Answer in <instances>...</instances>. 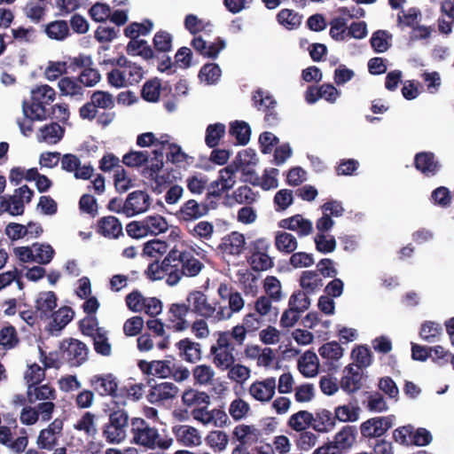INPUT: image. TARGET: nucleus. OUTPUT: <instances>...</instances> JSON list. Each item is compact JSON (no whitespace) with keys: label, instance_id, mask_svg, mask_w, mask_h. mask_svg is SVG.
Listing matches in <instances>:
<instances>
[{"label":"nucleus","instance_id":"obj_1","mask_svg":"<svg viewBox=\"0 0 454 454\" xmlns=\"http://www.w3.org/2000/svg\"><path fill=\"white\" fill-rule=\"evenodd\" d=\"M204 264L194 255L192 251L171 249L161 263L155 261L150 263L145 270L146 277L151 280L166 278L168 286H176L183 277L193 278L200 274Z\"/></svg>","mask_w":454,"mask_h":454},{"label":"nucleus","instance_id":"obj_2","mask_svg":"<svg viewBox=\"0 0 454 454\" xmlns=\"http://www.w3.org/2000/svg\"><path fill=\"white\" fill-rule=\"evenodd\" d=\"M133 442L148 449L168 450L173 443L168 435L159 434L158 430L150 427L147 421L141 418H133L130 420Z\"/></svg>","mask_w":454,"mask_h":454},{"label":"nucleus","instance_id":"obj_3","mask_svg":"<svg viewBox=\"0 0 454 454\" xmlns=\"http://www.w3.org/2000/svg\"><path fill=\"white\" fill-rule=\"evenodd\" d=\"M55 96L56 92L51 86L47 84L37 86L31 90V102L23 101V114L30 111V114L38 121L45 120L49 115L46 106L53 102Z\"/></svg>","mask_w":454,"mask_h":454},{"label":"nucleus","instance_id":"obj_4","mask_svg":"<svg viewBox=\"0 0 454 454\" xmlns=\"http://www.w3.org/2000/svg\"><path fill=\"white\" fill-rule=\"evenodd\" d=\"M108 422L102 429L103 437L108 443L118 444L123 442L127 435L129 417L124 409L117 407L110 410Z\"/></svg>","mask_w":454,"mask_h":454},{"label":"nucleus","instance_id":"obj_5","mask_svg":"<svg viewBox=\"0 0 454 454\" xmlns=\"http://www.w3.org/2000/svg\"><path fill=\"white\" fill-rule=\"evenodd\" d=\"M187 302L191 306V311L213 322L219 321L218 304L209 301L207 296L201 291L194 290L189 293Z\"/></svg>","mask_w":454,"mask_h":454},{"label":"nucleus","instance_id":"obj_6","mask_svg":"<svg viewBox=\"0 0 454 454\" xmlns=\"http://www.w3.org/2000/svg\"><path fill=\"white\" fill-rule=\"evenodd\" d=\"M137 27V22H132L124 29L125 36L130 38L126 47L127 53L130 56H139L145 60L156 58L157 56L151 45L144 39H137L139 35Z\"/></svg>","mask_w":454,"mask_h":454},{"label":"nucleus","instance_id":"obj_7","mask_svg":"<svg viewBox=\"0 0 454 454\" xmlns=\"http://www.w3.org/2000/svg\"><path fill=\"white\" fill-rule=\"evenodd\" d=\"M233 351L234 348L230 342V335L226 333H220L216 344L213 345L210 349L215 366L221 370H226L233 365L235 362Z\"/></svg>","mask_w":454,"mask_h":454},{"label":"nucleus","instance_id":"obj_8","mask_svg":"<svg viewBox=\"0 0 454 454\" xmlns=\"http://www.w3.org/2000/svg\"><path fill=\"white\" fill-rule=\"evenodd\" d=\"M60 349L63 352V358L72 367H78L88 359L89 348L86 344L76 339L64 340L61 342Z\"/></svg>","mask_w":454,"mask_h":454},{"label":"nucleus","instance_id":"obj_9","mask_svg":"<svg viewBox=\"0 0 454 454\" xmlns=\"http://www.w3.org/2000/svg\"><path fill=\"white\" fill-rule=\"evenodd\" d=\"M64 420L57 418L46 428L39 432L36 444L39 449L52 450L63 435Z\"/></svg>","mask_w":454,"mask_h":454},{"label":"nucleus","instance_id":"obj_10","mask_svg":"<svg viewBox=\"0 0 454 454\" xmlns=\"http://www.w3.org/2000/svg\"><path fill=\"white\" fill-rule=\"evenodd\" d=\"M89 385L100 396H116L117 378L113 373L95 374L89 380Z\"/></svg>","mask_w":454,"mask_h":454},{"label":"nucleus","instance_id":"obj_11","mask_svg":"<svg viewBox=\"0 0 454 454\" xmlns=\"http://www.w3.org/2000/svg\"><path fill=\"white\" fill-rule=\"evenodd\" d=\"M235 184V169L228 166L219 171L218 178L208 187L207 199L219 198L224 192L229 191Z\"/></svg>","mask_w":454,"mask_h":454},{"label":"nucleus","instance_id":"obj_12","mask_svg":"<svg viewBox=\"0 0 454 454\" xmlns=\"http://www.w3.org/2000/svg\"><path fill=\"white\" fill-rule=\"evenodd\" d=\"M209 207L207 202L200 203L192 199L185 201L176 215L180 221L193 222L207 215Z\"/></svg>","mask_w":454,"mask_h":454},{"label":"nucleus","instance_id":"obj_13","mask_svg":"<svg viewBox=\"0 0 454 454\" xmlns=\"http://www.w3.org/2000/svg\"><path fill=\"white\" fill-rule=\"evenodd\" d=\"M392 419L389 417H376L367 419L360 426L361 434L364 438H377L382 436L392 427Z\"/></svg>","mask_w":454,"mask_h":454},{"label":"nucleus","instance_id":"obj_14","mask_svg":"<svg viewBox=\"0 0 454 454\" xmlns=\"http://www.w3.org/2000/svg\"><path fill=\"white\" fill-rule=\"evenodd\" d=\"M150 207V196L145 191H134L130 192L124 202V214L133 216L145 212Z\"/></svg>","mask_w":454,"mask_h":454},{"label":"nucleus","instance_id":"obj_15","mask_svg":"<svg viewBox=\"0 0 454 454\" xmlns=\"http://www.w3.org/2000/svg\"><path fill=\"white\" fill-rule=\"evenodd\" d=\"M61 168L67 172H74L76 179L89 180L94 172L90 165L81 167L80 159L73 153H66L62 156Z\"/></svg>","mask_w":454,"mask_h":454},{"label":"nucleus","instance_id":"obj_16","mask_svg":"<svg viewBox=\"0 0 454 454\" xmlns=\"http://www.w3.org/2000/svg\"><path fill=\"white\" fill-rule=\"evenodd\" d=\"M192 416L194 419L204 425H213L220 427L225 426L229 420L224 411L220 409L207 411L206 407L193 409L192 411Z\"/></svg>","mask_w":454,"mask_h":454},{"label":"nucleus","instance_id":"obj_17","mask_svg":"<svg viewBox=\"0 0 454 454\" xmlns=\"http://www.w3.org/2000/svg\"><path fill=\"white\" fill-rule=\"evenodd\" d=\"M413 164L415 168L426 176H435L442 168L441 163L432 152L416 153Z\"/></svg>","mask_w":454,"mask_h":454},{"label":"nucleus","instance_id":"obj_18","mask_svg":"<svg viewBox=\"0 0 454 454\" xmlns=\"http://www.w3.org/2000/svg\"><path fill=\"white\" fill-rule=\"evenodd\" d=\"M246 240L243 234L231 231L222 238L217 249L223 254L239 255L245 249Z\"/></svg>","mask_w":454,"mask_h":454},{"label":"nucleus","instance_id":"obj_19","mask_svg":"<svg viewBox=\"0 0 454 454\" xmlns=\"http://www.w3.org/2000/svg\"><path fill=\"white\" fill-rule=\"evenodd\" d=\"M178 393V387L172 382H161L153 386L147 395L151 403H160L174 399Z\"/></svg>","mask_w":454,"mask_h":454},{"label":"nucleus","instance_id":"obj_20","mask_svg":"<svg viewBox=\"0 0 454 454\" xmlns=\"http://www.w3.org/2000/svg\"><path fill=\"white\" fill-rule=\"evenodd\" d=\"M362 370L355 367L354 364H348L344 369V375L340 380V387L348 394H353L362 387Z\"/></svg>","mask_w":454,"mask_h":454},{"label":"nucleus","instance_id":"obj_21","mask_svg":"<svg viewBox=\"0 0 454 454\" xmlns=\"http://www.w3.org/2000/svg\"><path fill=\"white\" fill-rule=\"evenodd\" d=\"M172 432L179 444L186 447H193L200 444L201 437L199 431L188 425H177L172 428Z\"/></svg>","mask_w":454,"mask_h":454},{"label":"nucleus","instance_id":"obj_22","mask_svg":"<svg viewBox=\"0 0 454 454\" xmlns=\"http://www.w3.org/2000/svg\"><path fill=\"white\" fill-rule=\"evenodd\" d=\"M57 307V296L52 291L39 293L35 306L40 319H48Z\"/></svg>","mask_w":454,"mask_h":454},{"label":"nucleus","instance_id":"obj_23","mask_svg":"<svg viewBox=\"0 0 454 454\" xmlns=\"http://www.w3.org/2000/svg\"><path fill=\"white\" fill-rule=\"evenodd\" d=\"M312 428L318 433H328L336 425L334 413L326 409H318L313 413Z\"/></svg>","mask_w":454,"mask_h":454},{"label":"nucleus","instance_id":"obj_24","mask_svg":"<svg viewBox=\"0 0 454 454\" xmlns=\"http://www.w3.org/2000/svg\"><path fill=\"white\" fill-rule=\"evenodd\" d=\"M27 403H35L37 401H53L57 397L56 390L49 384L27 386Z\"/></svg>","mask_w":454,"mask_h":454},{"label":"nucleus","instance_id":"obj_25","mask_svg":"<svg viewBox=\"0 0 454 454\" xmlns=\"http://www.w3.org/2000/svg\"><path fill=\"white\" fill-rule=\"evenodd\" d=\"M279 226L290 231H297L300 236H308L312 232V223L304 219L301 215L283 219L279 222Z\"/></svg>","mask_w":454,"mask_h":454},{"label":"nucleus","instance_id":"obj_26","mask_svg":"<svg viewBox=\"0 0 454 454\" xmlns=\"http://www.w3.org/2000/svg\"><path fill=\"white\" fill-rule=\"evenodd\" d=\"M239 164L237 170L241 173V180L255 185V161L254 156H250L247 152L239 153Z\"/></svg>","mask_w":454,"mask_h":454},{"label":"nucleus","instance_id":"obj_27","mask_svg":"<svg viewBox=\"0 0 454 454\" xmlns=\"http://www.w3.org/2000/svg\"><path fill=\"white\" fill-rule=\"evenodd\" d=\"M98 232L104 237L114 239L123 234L121 222L113 215L104 216L98 221Z\"/></svg>","mask_w":454,"mask_h":454},{"label":"nucleus","instance_id":"obj_28","mask_svg":"<svg viewBox=\"0 0 454 454\" xmlns=\"http://www.w3.org/2000/svg\"><path fill=\"white\" fill-rule=\"evenodd\" d=\"M356 427L355 426L348 425L343 427L341 430L335 434L333 441L331 442L342 452L343 450L352 447L356 442Z\"/></svg>","mask_w":454,"mask_h":454},{"label":"nucleus","instance_id":"obj_29","mask_svg":"<svg viewBox=\"0 0 454 454\" xmlns=\"http://www.w3.org/2000/svg\"><path fill=\"white\" fill-rule=\"evenodd\" d=\"M179 349L180 356L189 363H195L201 357L200 345L198 342H193L188 338H184L176 343Z\"/></svg>","mask_w":454,"mask_h":454},{"label":"nucleus","instance_id":"obj_30","mask_svg":"<svg viewBox=\"0 0 454 454\" xmlns=\"http://www.w3.org/2000/svg\"><path fill=\"white\" fill-rule=\"evenodd\" d=\"M228 304H218V320L230 318L234 312L239 311L244 307V301L239 293L235 292L227 301Z\"/></svg>","mask_w":454,"mask_h":454},{"label":"nucleus","instance_id":"obj_31","mask_svg":"<svg viewBox=\"0 0 454 454\" xmlns=\"http://www.w3.org/2000/svg\"><path fill=\"white\" fill-rule=\"evenodd\" d=\"M58 87L63 96L82 97L84 93V89L78 77H62L58 82Z\"/></svg>","mask_w":454,"mask_h":454},{"label":"nucleus","instance_id":"obj_32","mask_svg":"<svg viewBox=\"0 0 454 454\" xmlns=\"http://www.w3.org/2000/svg\"><path fill=\"white\" fill-rule=\"evenodd\" d=\"M182 401L188 407H194V409L207 408V405L210 403V397L206 392L190 388L183 393Z\"/></svg>","mask_w":454,"mask_h":454},{"label":"nucleus","instance_id":"obj_33","mask_svg":"<svg viewBox=\"0 0 454 454\" xmlns=\"http://www.w3.org/2000/svg\"><path fill=\"white\" fill-rule=\"evenodd\" d=\"M44 32L49 38L56 41H63L71 35L67 22L61 20L45 25Z\"/></svg>","mask_w":454,"mask_h":454},{"label":"nucleus","instance_id":"obj_34","mask_svg":"<svg viewBox=\"0 0 454 454\" xmlns=\"http://www.w3.org/2000/svg\"><path fill=\"white\" fill-rule=\"evenodd\" d=\"M20 336L12 325H6L0 329V346L4 350H11L19 346Z\"/></svg>","mask_w":454,"mask_h":454},{"label":"nucleus","instance_id":"obj_35","mask_svg":"<svg viewBox=\"0 0 454 454\" xmlns=\"http://www.w3.org/2000/svg\"><path fill=\"white\" fill-rule=\"evenodd\" d=\"M77 431L83 432L88 437L94 438L98 434L96 426V415L90 411L84 412L74 425Z\"/></svg>","mask_w":454,"mask_h":454},{"label":"nucleus","instance_id":"obj_36","mask_svg":"<svg viewBox=\"0 0 454 454\" xmlns=\"http://www.w3.org/2000/svg\"><path fill=\"white\" fill-rule=\"evenodd\" d=\"M93 348L97 354L103 356H110L112 354V345L109 342L107 333L104 328H98L91 337Z\"/></svg>","mask_w":454,"mask_h":454},{"label":"nucleus","instance_id":"obj_37","mask_svg":"<svg viewBox=\"0 0 454 454\" xmlns=\"http://www.w3.org/2000/svg\"><path fill=\"white\" fill-rule=\"evenodd\" d=\"M300 286L309 294H314L323 286V280L315 270H305L300 278Z\"/></svg>","mask_w":454,"mask_h":454},{"label":"nucleus","instance_id":"obj_38","mask_svg":"<svg viewBox=\"0 0 454 454\" xmlns=\"http://www.w3.org/2000/svg\"><path fill=\"white\" fill-rule=\"evenodd\" d=\"M46 3L39 0H29L24 7V13L32 22H41L46 15Z\"/></svg>","mask_w":454,"mask_h":454},{"label":"nucleus","instance_id":"obj_39","mask_svg":"<svg viewBox=\"0 0 454 454\" xmlns=\"http://www.w3.org/2000/svg\"><path fill=\"white\" fill-rule=\"evenodd\" d=\"M317 356L311 351H307L298 361V369L306 378H311L317 373Z\"/></svg>","mask_w":454,"mask_h":454},{"label":"nucleus","instance_id":"obj_40","mask_svg":"<svg viewBox=\"0 0 454 454\" xmlns=\"http://www.w3.org/2000/svg\"><path fill=\"white\" fill-rule=\"evenodd\" d=\"M276 248L285 254H292L298 247L296 238L286 231H278L275 237Z\"/></svg>","mask_w":454,"mask_h":454},{"label":"nucleus","instance_id":"obj_41","mask_svg":"<svg viewBox=\"0 0 454 454\" xmlns=\"http://www.w3.org/2000/svg\"><path fill=\"white\" fill-rule=\"evenodd\" d=\"M313 413L308 411H299L288 419V426L296 432H301L309 427H312Z\"/></svg>","mask_w":454,"mask_h":454},{"label":"nucleus","instance_id":"obj_42","mask_svg":"<svg viewBox=\"0 0 454 454\" xmlns=\"http://www.w3.org/2000/svg\"><path fill=\"white\" fill-rule=\"evenodd\" d=\"M24 201L18 198L17 194L8 198H0V211L8 212L11 215H21L24 213Z\"/></svg>","mask_w":454,"mask_h":454},{"label":"nucleus","instance_id":"obj_43","mask_svg":"<svg viewBox=\"0 0 454 454\" xmlns=\"http://www.w3.org/2000/svg\"><path fill=\"white\" fill-rule=\"evenodd\" d=\"M226 127L223 123L209 124L206 129L205 143L209 148H215L225 135Z\"/></svg>","mask_w":454,"mask_h":454},{"label":"nucleus","instance_id":"obj_44","mask_svg":"<svg viewBox=\"0 0 454 454\" xmlns=\"http://www.w3.org/2000/svg\"><path fill=\"white\" fill-rule=\"evenodd\" d=\"M229 134L235 137L237 144L245 145L248 143L251 129L248 124L242 121H236L231 123Z\"/></svg>","mask_w":454,"mask_h":454},{"label":"nucleus","instance_id":"obj_45","mask_svg":"<svg viewBox=\"0 0 454 454\" xmlns=\"http://www.w3.org/2000/svg\"><path fill=\"white\" fill-rule=\"evenodd\" d=\"M359 413L357 404L339 405L334 409V418L340 422H355L359 419Z\"/></svg>","mask_w":454,"mask_h":454},{"label":"nucleus","instance_id":"obj_46","mask_svg":"<svg viewBox=\"0 0 454 454\" xmlns=\"http://www.w3.org/2000/svg\"><path fill=\"white\" fill-rule=\"evenodd\" d=\"M74 310L67 306L59 308L57 311H53L51 317L52 322L51 323V328L56 331L62 330L74 317Z\"/></svg>","mask_w":454,"mask_h":454},{"label":"nucleus","instance_id":"obj_47","mask_svg":"<svg viewBox=\"0 0 454 454\" xmlns=\"http://www.w3.org/2000/svg\"><path fill=\"white\" fill-rule=\"evenodd\" d=\"M148 235H158L168 231V223L165 217L160 215H148L144 218Z\"/></svg>","mask_w":454,"mask_h":454},{"label":"nucleus","instance_id":"obj_48","mask_svg":"<svg viewBox=\"0 0 454 454\" xmlns=\"http://www.w3.org/2000/svg\"><path fill=\"white\" fill-rule=\"evenodd\" d=\"M172 40L173 37L171 34L167 31L160 30L158 31L153 39L154 53L157 56L155 59H159L158 53H166L171 51L172 49Z\"/></svg>","mask_w":454,"mask_h":454},{"label":"nucleus","instance_id":"obj_49","mask_svg":"<svg viewBox=\"0 0 454 454\" xmlns=\"http://www.w3.org/2000/svg\"><path fill=\"white\" fill-rule=\"evenodd\" d=\"M65 129L57 122L44 125L40 129L42 140L49 144H57L64 136Z\"/></svg>","mask_w":454,"mask_h":454},{"label":"nucleus","instance_id":"obj_50","mask_svg":"<svg viewBox=\"0 0 454 454\" xmlns=\"http://www.w3.org/2000/svg\"><path fill=\"white\" fill-rule=\"evenodd\" d=\"M442 333V327L440 324L434 321H426L421 325L419 336L425 341L435 342Z\"/></svg>","mask_w":454,"mask_h":454},{"label":"nucleus","instance_id":"obj_51","mask_svg":"<svg viewBox=\"0 0 454 454\" xmlns=\"http://www.w3.org/2000/svg\"><path fill=\"white\" fill-rule=\"evenodd\" d=\"M318 353L326 361H338L343 356V348L337 341H330L322 345Z\"/></svg>","mask_w":454,"mask_h":454},{"label":"nucleus","instance_id":"obj_52","mask_svg":"<svg viewBox=\"0 0 454 454\" xmlns=\"http://www.w3.org/2000/svg\"><path fill=\"white\" fill-rule=\"evenodd\" d=\"M309 306L310 299L309 298V294L301 290L294 292L288 301V307H293L300 314L306 311Z\"/></svg>","mask_w":454,"mask_h":454},{"label":"nucleus","instance_id":"obj_53","mask_svg":"<svg viewBox=\"0 0 454 454\" xmlns=\"http://www.w3.org/2000/svg\"><path fill=\"white\" fill-rule=\"evenodd\" d=\"M276 389V380L274 378H268L263 381H257V401H270Z\"/></svg>","mask_w":454,"mask_h":454},{"label":"nucleus","instance_id":"obj_54","mask_svg":"<svg viewBox=\"0 0 454 454\" xmlns=\"http://www.w3.org/2000/svg\"><path fill=\"white\" fill-rule=\"evenodd\" d=\"M160 81L157 78L147 81L141 90L142 98L148 102H156L160 98Z\"/></svg>","mask_w":454,"mask_h":454},{"label":"nucleus","instance_id":"obj_55","mask_svg":"<svg viewBox=\"0 0 454 454\" xmlns=\"http://www.w3.org/2000/svg\"><path fill=\"white\" fill-rule=\"evenodd\" d=\"M90 101L98 108L112 109L114 107V98L108 91L95 90L90 96Z\"/></svg>","mask_w":454,"mask_h":454},{"label":"nucleus","instance_id":"obj_56","mask_svg":"<svg viewBox=\"0 0 454 454\" xmlns=\"http://www.w3.org/2000/svg\"><path fill=\"white\" fill-rule=\"evenodd\" d=\"M149 160V153L146 151H129L122 157V162L127 167L138 168Z\"/></svg>","mask_w":454,"mask_h":454},{"label":"nucleus","instance_id":"obj_57","mask_svg":"<svg viewBox=\"0 0 454 454\" xmlns=\"http://www.w3.org/2000/svg\"><path fill=\"white\" fill-rule=\"evenodd\" d=\"M221 68L215 63H207L200 70L199 77L207 84L215 83L221 76Z\"/></svg>","mask_w":454,"mask_h":454},{"label":"nucleus","instance_id":"obj_58","mask_svg":"<svg viewBox=\"0 0 454 454\" xmlns=\"http://www.w3.org/2000/svg\"><path fill=\"white\" fill-rule=\"evenodd\" d=\"M263 289L270 299L278 301L282 298L281 283L278 278L268 276L263 281Z\"/></svg>","mask_w":454,"mask_h":454},{"label":"nucleus","instance_id":"obj_59","mask_svg":"<svg viewBox=\"0 0 454 454\" xmlns=\"http://www.w3.org/2000/svg\"><path fill=\"white\" fill-rule=\"evenodd\" d=\"M316 249L322 254H329L335 250L336 240L333 236L317 233L314 238Z\"/></svg>","mask_w":454,"mask_h":454},{"label":"nucleus","instance_id":"obj_60","mask_svg":"<svg viewBox=\"0 0 454 454\" xmlns=\"http://www.w3.org/2000/svg\"><path fill=\"white\" fill-rule=\"evenodd\" d=\"M33 247H35V254H34V262L40 264H48L51 262L55 254L54 249L51 245L34 244Z\"/></svg>","mask_w":454,"mask_h":454},{"label":"nucleus","instance_id":"obj_61","mask_svg":"<svg viewBox=\"0 0 454 454\" xmlns=\"http://www.w3.org/2000/svg\"><path fill=\"white\" fill-rule=\"evenodd\" d=\"M389 37V34L385 30H377L374 32L370 39L373 51L379 53L387 51L389 48L387 38Z\"/></svg>","mask_w":454,"mask_h":454},{"label":"nucleus","instance_id":"obj_62","mask_svg":"<svg viewBox=\"0 0 454 454\" xmlns=\"http://www.w3.org/2000/svg\"><path fill=\"white\" fill-rule=\"evenodd\" d=\"M351 356L356 362V364H354L355 367H359L360 370L369 366L372 363V354L367 347L358 346L352 350Z\"/></svg>","mask_w":454,"mask_h":454},{"label":"nucleus","instance_id":"obj_63","mask_svg":"<svg viewBox=\"0 0 454 454\" xmlns=\"http://www.w3.org/2000/svg\"><path fill=\"white\" fill-rule=\"evenodd\" d=\"M67 73V63L65 61H49L44 71L45 77L50 81H55L62 74Z\"/></svg>","mask_w":454,"mask_h":454},{"label":"nucleus","instance_id":"obj_64","mask_svg":"<svg viewBox=\"0 0 454 454\" xmlns=\"http://www.w3.org/2000/svg\"><path fill=\"white\" fill-rule=\"evenodd\" d=\"M100 79L101 75L99 71L97 68H93L92 66L82 70L78 76L79 82L84 87H93L99 82Z\"/></svg>","mask_w":454,"mask_h":454}]
</instances>
